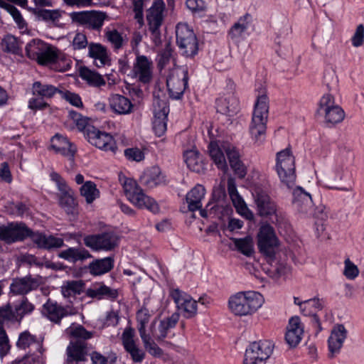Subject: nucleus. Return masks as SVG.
Here are the masks:
<instances>
[{"instance_id":"43","label":"nucleus","mask_w":364,"mask_h":364,"mask_svg":"<svg viewBox=\"0 0 364 364\" xmlns=\"http://www.w3.org/2000/svg\"><path fill=\"white\" fill-rule=\"evenodd\" d=\"M84 286L82 280L67 281L61 287V292L65 298L75 296L82 292Z\"/></svg>"},{"instance_id":"10","label":"nucleus","mask_w":364,"mask_h":364,"mask_svg":"<svg viewBox=\"0 0 364 364\" xmlns=\"http://www.w3.org/2000/svg\"><path fill=\"white\" fill-rule=\"evenodd\" d=\"M119 237L113 231L90 235L84 237V244L93 250L111 251L119 244Z\"/></svg>"},{"instance_id":"6","label":"nucleus","mask_w":364,"mask_h":364,"mask_svg":"<svg viewBox=\"0 0 364 364\" xmlns=\"http://www.w3.org/2000/svg\"><path fill=\"white\" fill-rule=\"evenodd\" d=\"M257 237L259 252L267 258L268 262L274 261L276 254L275 248L279 246V240L274 228L269 224L262 225Z\"/></svg>"},{"instance_id":"50","label":"nucleus","mask_w":364,"mask_h":364,"mask_svg":"<svg viewBox=\"0 0 364 364\" xmlns=\"http://www.w3.org/2000/svg\"><path fill=\"white\" fill-rule=\"evenodd\" d=\"M105 18V13L90 11L87 27L93 30H99L102 26Z\"/></svg>"},{"instance_id":"4","label":"nucleus","mask_w":364,"mask_h":364,"mask_svg":"<svg viewBox=\"0 0 364 364\" xmlns=\"http://www.w3.org/2000/svg\"><path fill=\"white\" fill-rule=\"evenodd\" d=\"M123 189L127 199L139 209H147L153 213L159 210L156 201L146 196L136 181L132 178H125L122 183Z\"/></svg>"},{"instance_id":"46","label":"nucleus","mask_w":364,"mask_h":364,"mask_svg":"<svg viewBox=\"0 0 364 364\" xmlns=\"http://www.w3.org/2000/svg\"><path fill=\"white\" fill-rule=\"evenodd\" d=\"M82 196L85 197L87 203H92L100 196V191L96 184L90 181H86L80 188Z\"/></svg>"},{"instance_id":"34","label":"nucleus","mask_w":364,"mask_h":364,"mask_svg":"<svg viewBox=\"0 0 364 364\" xmlns=\"http://www.w3.org/2000/svg\"><path fill=\"white\" fill-rule=\"evenodd\" d=\"M114 258L112 257L95 259L89 264L90 272L92 275L105 274L114 267Z\"/></svg>"},{"instance_id":"53","label":"nucleus","mask_w":364,"mask_h":364,"mask_svg":"<svg viewBox=\"0 0 364 364\" xmlns=\"http://www.w3.org/2000/svg\"><path fill=\"white\" fill-rule=\"evenodd\" d=\"M68 117L80 131H85V135L87 136V128L91 127L88 123L89 118L83 117L81 114L74 110L69 112Z\"/></svg>"},{"instance_id":"26","label":"nucleus","mask_w":364,"mask_h":364,"mask_svg":"<svg viewBox=\"0 0 364 364\" xmlns=\"http://www.w3.org/2000/svg\"><path fill=\"white\" fill-rule=\"evenodd\" d=\"M304 329L301 325L299 317L296 316L291 317L289 319L285 334V340L288 345L291 348L296 347L301 341Z\"/></svg>"},{"instance_id":"36","label":"nucleus","mask_w":364,"mask_h":364,"mask_svg":"<svg viewBox=\"0 0 364 364\" xmlns=\"http://www.w3.org/2000/svg\"><path fill=\"white\" fill-rule=\"evenodd\" d=\"M33 345H35L37 347L38 350L41 355L43 350V346L42 343L37 340L36 336L32 335L28 331L21 332L18 335V338L16 343V346L18 349L26 350Z\"/></svg>"},{"instance_id":"63","label":"nucleus","mask_w":364,"mask_h":364,"mask_svg":"<svg viewBox=\"0 0 364 364\" xmlns=\"http://www.w3.org/2000/svg\"><path fill=\"white\" fill-rule=\"evenodd\" d=\"M89 12L90 11H74L70 14V17L73 23L87 26Z\"/></svg>"},{"instance_id":"25","label":"nucleus","mask_w":364,"mask_h":364,"mask_svg":"<svg viewBox=\"0 0 364 364\" xmlns=\"http://www.w3.org/2000/svg\"><path fill=\"white\" fill-rule=\"evenodd\" d=\"M29 238L37 245L38 248L50 250L52 248H58L64 245L62 238L55 237L53 235L46 236L45 234L39 232H33L29 233Z\"/></svg>"},{"instance_id":"32","label":"nucleus","mask_w":364,"mask_h":364,"mask_svg":"<svg viewBox=\"0 0 364 364\" xmlns=\"http://www.w3.org/2000/svg\"><path fill=\"white\" fill-rule=\"evenodd\" d=\"M217 112L229 117L234 116L239 109V102L234 96L220 97L216 100Z\"/></svg>"},{"instance_id":"51","label":"nucleus","mask_w":364,"mask_h":364,"mask_svg":"<svg viewBox=\"0 0 364 364\" xmlns=\"http://www.w3.org/2000/svg\"><path fill=\"white\" fill-rule=\"evenodd\" d=\"M301 313L304 316H311L314 313H316L317 310H321L323 305L318 298H314L302 301Z\"/></svg>"},{"instance_id":"12","label":"nucleus","mask_w":364,"mask_h":364,"mask_svg":"<svg viewBox=\"0 0 364 364\" xmlns=\"http://www.w3.org/2000/svg\"><path fill=\"white\" fill-rule=\"evenodd\" d=\"M257 205V214L262 217H270L272 223L278 222L277 205L269 195L262 190H257L253 194Z\"/></svg>"},{"instance_id":"59","label":"nucleus","mask_w":364,"mask_h":364,"mask_svg":"<svg viewBox=\"0 0 364 364\" xmlns=\"http://www.w3.org/2000/svg\"><path fill=\"white\" fill-rule=\"evenodd\" d=\"M11 348V345L5 328L0 329V358L7 355Z\"/></svg>"},{"instance_id":"18","label":"nucleus","mask_w":364,"mask_h":364,"mask_svg":"<svg viewBox=\"0 0 364 364\" xmlns=\"http://www.w3.org/2000/svg\"><path fill=\"white\" fill-rule=\"evenodd\" d=\"M134 331L132 328L124 329L122 335V342L124 350L130 355L134 363H140L145 358V352L140 349L134 340Z\"/></svg>"},{"instance_id":"24","label":"nucleus","mask_w":364,"mask_h":364,"mask_svg":"<svg viewBox=\"0 0 364 364\" xmlns=\"http://www.w3.org/2000/svg\"><path fill=\"white\" fill-rule=\"evenodd\" d=\"M87 343L84 341H71L66 349L67 364H75L86 360Z\"/></svg>"},{"instance_id":"57","label":"nucleus","mask_w":364,"mask_h":364,"mask_svg":"<svg viewBox=\"0 0 364 364\" xmlns=\"http://www.w3.org/2000/svg\"><path fill=\"white\" fill-rule=\"evenodd\" d=\"M14 309L18 320L21 321L26 314L31 313L33 311L34 306L28 301L27 298H23L21 302L15 306Z\"/></svg>"},{"instance_id":"20","label":"nucleus","mask_w":364,"mask_h":364,"mask_svg":"<svg viewBox=\"0 0 364 364\" xmlns=\"http://www.w3.org/2000/svg\"><path fill=\"white\" fill-rule=\"evenodd\" d=\"M38 278L27 275L24 277H17L12 280L10 291L16 295H24L36 289L40 286Z\"/></svg>"},{"instance_id":"64","label":"nucleus","mask_w":364,"mask_h":364,"mask_svg":"<svg viewBox=\"0 0 364 364\" xmlns=\"http://www.w3.org/2000/svg\"><path fill=\"white\" fill-rule=\"evenodd\" d=\"M124 156L129 161L139 162L144 159V152L138 148H128L124 150Z\"/></svg>"},{"instance_id":"49","label":"nucleus","mask_w":364,"mask_h":364,"mask_svg":"<svg viewBox=\"0 0 364 364\" xmlns=\"http://www.w3.org/2000/svg\"><path fill=\"white\" fill-rule=\"evenodd\" d=\"M59 203L67 214L74 215L76 213V207L77 204L74 198V191L64 195H60L59 198Z\"/></svg>"},{"instance_id":"40","label":"nucleus","mask_w":364,"mask_h":364,"mask_svg":"<svg viewBox=\"0 0 364 364\" xmlns=\"http://www.w3.org/2000/svg\"><path fill=\"white\" fill-rule=\"evenodd\" d=\"M185 162L190 170L199 173L203 168L200 153L197 150H188L184 153Z\"/></svg>"},{"instance_id":"56","label":"nucleus","mask_w":364,"mask_h":364,"mask_svg":"<svg viewBox=\"0 0 364 364\" xmlns=\"http://www.w3.org/2000/svg\"><path fill=\"white\" fill-rule=\"evenodd\" d=\"M67 333L77 340L85 341L92 337V333L87 331L82 326H70L67 329Z\"/></svg>"},{"instance_id":"15","label":"nucleus","mask_w":364,"mask_h":364,"mask_svg":"<svg viewBox=\"0 0 364 364\" xmlns=\"http://www.w3.org/2000/svg\"><path fill=\"white\" fill-rule=\"evenodd\" d=\"M42 311L50 321L57 324L60 323L63 317L76 314L73 308L63 307L50 299L43 304Z\"/></svg>"},{"instance_id":"37","label":"nucleus","mask_w":364,"mask_h":364,"mask_svg":"<svg viewBox=\"0 0 364 364\" xmlns=\"http://www.w3.org/2000/svg\"><path fill=\"white\" fill-rule=\"evenodd\" d=\"M180 315L175 312L166 319L161 320L159 325V334L154 336L158 341H162L167 336L168 331L173 328L179 320Z\"/></svg>"},{"instance_id":"23","label":"nucleus","mask_w":364,"mask_h":364,"mask_svg":"<svg viewBox=\"0 0 364 364\" xmlns=\"http://www.w3.org/2000/svg\"><path fill=\"white\" fill-rule=\"evenodd\" d=\"M151 62L145 55L136 57L132 71L134 75L138 77L139 82L146 84L151 80Z\"/></svg>"},{"instance_id":"39","label":"nucleus","mask_w":364,"mask_h":364,"mask_svg":"<svg viewBox=\"0 0 364 364\" xmlns=\"http://www.w3.org/2000/svg\"><path fill=\"white\" fill-rule=\"evenodd\" d=\"M86 294L91 298L102 299L105 296L108 299H115L118 296V291L117 289H111L105 284H101L97 288L88 289Z\"/></svg>"},{"instance_id":"35","label":"nucleus","mask_w":364,"mask_h":364,"mask_svg":"<svg viewBox=\"0 0 364 364\" xmlns=\"http://www.w3.org/2000/svg\"><path fill=\"white\" fill-rule=\"evenodd\" d=\"M23 41L13 35L8 34L1 42V49L4 53L22 55Z\"/></svg>"},{"instance_id":"9","label":"nucleus","mask_w":364,"mask_h":364,"mask_svg":"<svg viewBox=\"0 0 364 364\" xmlns=\"http://www.w3.org/2000/svg\"><path fill=\"white\" fill-rule=\"evenodd\" d=\"M164 9L165 4L163 0H154L152 6L147 11L149 28L151 33V39L156 46L161 43L159 28L162 23Z\"/></svg>"},{"instance_id":"45","label":"nucleus","mask_w":364,"mask_h":364,"mask_svg":"<svg viewBox=\"0 0 364 364\" xmlns=\"http://www.w3.org/2000/svg\"><path fill=\"white\" fill-rule=\"evenodd\" d=\"M47 43L40 39H33L26 46V53L28 58L37 60Z\"/></svg>"},{"instance_id":"21","label":"nucleus","mask_w":364,"mask_h":364,"mask_svg":"<svg viewBox=\"0 0 364 364\" xmlns=\"http://www.w3.org/2000/svg\"><path fill=\"white\" fill-rule=\"evenodd\" d=\"M50 147L54 149L56 153L67 156L72 163L74 162L77 148L66 137L56 134L51 139Z\"/></svg>"},{"instance_id":"47","label":"nucleus","mask_w":364,"mask_h":364,"mask_svg":"<svg viewBox=\"0 0 364 364\" xmlns=\"http://www.w3.org/2000/svg\"><path fill=\"white\" fill-rule=\"evenodd\" d=\"M235 245L236 249L246 256H250L254 252L252 238L247 236L244 238H230Z\"/></svg>"},{"instance_id":"60","label":"nucleus","mask_w":364,"mask_h":364,"mask_svg":"<svg viewBox=\"0 0 364 364\" xmlns=\"http://www.w3.org/2000/svg\"><path fill=\"white\" fill-rule=\"evenodd\" d=\"M226 198V193L225 187L223 186H219L213 188L212 193V204L214 203V205H218V210L223 208V201Z\"/></svg>"},{"instance_id":"33","label":"nucleus","mask_w":364,"mask_h":364,"mask_svg":"<svg viewBox=\"0 0 364 364\" xmlns=\"http://www.w3.org/2000/svg\"><path fill=\"white\" fill-rule=\"evenodd\" d=\"M58 257L70 262L75 263L77 261H84L92 257V255L83 247H69L59 252Z\"/></svg>"},{"instance_id":"17","label":"nucleus","mask_w":364,"mask_h":364,"mask_svg":"<svg viewBox=\"0 0 364 364\" xmlns=\"http://www.w3.org/2000/svg\"><path fill=\"white\" fill-rule=\"evenodd\" d=\"M188 73L186 68L183 70L182 77L173 73L169 75L166 79V86L170 97L175 100L181 99L188 87Z\"/></svg>"},{"instance_id":"11","label":"nucleus","mask_w":364,"mask_h":364,"mask_svg":"<svg viewBox=\"0 0 364 364\" xmlns=\"http://www.w3.org/2000/svg\"><path fill=\"white\" fill-rule=\"evenodd\" d=\"M31 232L32 230L24 223L12 222L7 225H0V240L11 245L28 238L29 233Z\"/></svg>"},{"instance_id":"7","label":"nucleus","mask_w":364,"mask_h":364,"mask_svg":"<svg viewBox=\"0 0 364 364\" xmlns=\"http://www.w3.org/2000/svg\"><path fill=\"white\" fill-rule=\"evenodd\" d=\"M176 43L182 54L193 57L198 53V43L193 30L186 24L178 23L176 28Z\"/></svg>"},{"instance_id":"13","label":"nucleus","mask_w":364,"mask_h":364,"mask_svg":"<svg viewBox=\"0 0 364 364\" xmlns=\"http://www.w3.org/2000/svg\"><path fill=\"white\" fill-rule=\"evenodd\" d=\"M86 137L91 144L98 149L115 153L117 146L111 134L100 132L95 127H89Z\"/></svg>"},{"instance_id":"48","label":"nucleus","mask_w":364,"mask_h":364,"mask_svg":"<svg viewBox=\"0 0 364 364\" xmlns=\"http://www.w3.org/2000/svg\"><path fill=\"white\" fill-rule=\"evenodd\" d=\"M324 112L326 122L332 124L340 123L345 117L344 111L338 105L326 108Z\"/></svg>"},{"instance_id":"55","label":"nucleus","mask_w":364,"mask_h":364,"mask_svg":"<svg viewBox=\"0 0 364 364\" xmlns=\"http://www.w3.org/2000/svg\"><path fill=\"white\" fill-rule=\"evenodd\" d=\"M38 13L39 15L37 19L38 21H43L47 23H55L61 17L60 11L58 9L49 10L41 9V11H38Z\"/></svg>"},{"instance_id":"29","label":"nucleus","mask_w":364,"mask_h":364,"mask_svg":"<svg viewBox=\"0 0 364 364\" xmlns=\"http://www.w3.org/2000/svg\"><path fill=\"white\" fill-rule=\"evenodd\" d=\"M110 108L117 114H128L132 112L134 105L126 97L114 94L109 98Z\"/></svg>"},{"instance_id":"5","label":"nucleus","mask_w":364,"mask_h":364,"mask_svg":"<svg viewBox=\"0 0 364 364\" xmlns=\"http://www.w3.org/2000/svg\"><path fill=\"white\" fill-rule=\"evenodd\" d=\"M276 171L281 182L289 188H292L296 181L295 158L291 149L287 148L277 154Z\"/></svg>"},{"instance_id":"27","label":"nucleus","mask_w":364,"mask_h":364,"mask_svg":"<svg viewBox=\"0 0 364 364\" xmlns=\"http://www.w3.org/2000/svg\"><path fill=\"white\" fill-rule=\"evenodd\" d=\"M140 182L144 186L153 188L165 183V176L158 166L146 168L140 176Z\"/></svg>"},{"instance_id":"1","label":"nucleus","mask_w":364,"mask_h":364,"mask_svg":"<svg viewBox=\"0 0 364 364\" xmlns=\"http://www.w3.org/2000/svg\"><path fill=\"white\" fill-rule=\"evenodd\" d=\"M224 152L226 154L230 165L235 173L240 178H245L247 173L246 168L240 159L238 151L233 146L229 144H224L222 145V148H220L216 144H213V143L210 144V156L218 168L225 173L228 168Z\"/></svg>"},{"instance_id":"14","label":"nucleus","mask_w":364,"mask_h":364,"mask_svg":"<svg viewBox=\"0 0 364 364\" xmlns=\"http://www.w3.org/2000/svg\"><path fill=\"white\" fill-rule=\"evenodd\" d=\"M171 296L173 299L178 309L184 311V316L187 318L194 317L197 314V301L178 289L171 292Z\"/></svg>"},{"instance_id":"2","label":"nucleus","mask_w":364,"mask_h":364,"mask_svg":"<svg viewBox=\"0 0 364 364\" xmlns=\"http://www.w3.org/2000/svg\"><path fill=\"white\" fill-rule=\"evenodd\" d=\"M258 92L250 126V132L256 141L261 140L265 134L269 114V100L265 89L261 87Z\"/></svg>"},{"instance_id":"28","label":"nucleus","mask_w":364,"mask_h":364,"mask_svg":"<svg viewBox=\"0 0 364 364\" xmlns=\"http://www.w3.org/2000/svg\"><path fill=\"white\" fill-rule=\"evenodd\" d=\"M89 57L98 60L95 62V65L98 68L106 65H110L111 58L109 57L107 48L98 43H90L88 45Z\"/></svg>"},{"instance_id":"31","label":"nucleus","mask_w":364,"mask_h":364,"mask_svg":"<svg viewBox=\"0 0 364 364\" xmlns=\"http://www.w3.org/2000/svg\"><path fill=\"white\" fill-rule=\"evenodd\" d=\"M205 194V189L203 186L198 184L193 187L186 196L188 203V209L191 212H195L202 208L201 200Z\"/></svg>"},{"instance_id":"22","label":"nucleus","mask_w":364,"mask_h":364,"mask_svg":"<svg viewBox=\"0 0 364 364\" xmlns=\"http://www.w3.org/2000/svg\"><path fill=\"white\" fill-rule=\"evenodd\" d=\"M159 109H154V117L153 120V129L158 136H162L166 131L167 117L169 107L165 102L157 101Z\"/></svg>"},{"instance_id":"62","label":"nucleus","mask_w":364,"mask_h":364,"mask_svg":"<svg viewBox=\"0 0 364 364\" xmlns=\"http://www.w3.org/2000/svg\"><path fill=\"white\" fill-rule=\"evenodd\" d=\"M59 93L61 95L63 98L69 102L72 105L76 107H82L83 104L79 95L71 92L68 90H60L59 91Z\"/></svg>"},{"instance_id":"16","label":"nucleus","mask_w":364,"mask_h":364,"mask_svg":"<svg viewBox=\"0 0 364 364\" xmlns=\"http://www.w3.org/2000/svg\"><path fill=\"white\" fill-rule=\"evenodd\" d=\"M343 176V169L340 166H330L320 172V182L331 189L348 191L346 188L339 186Z\"/></svg>"},{"instance_id":"3","label":"nucleus","mask_w":364,"mask_h":364,"mask_svg":"<svg viewBox=\"0 0 364 364\" xmlns=\"http://www.w3.org/2000/svg\"><path fill=\"white\" fill-rule=\"evenodd\" d=\"M264 303L263 296L257 291L238 292L229 299V308L237 316H247L255 313Z\"/></svg>"},{"instance_id":"54","label":"nucleus","mask_w":364,"mask_h":364,"mask_svg":"<svg viewBox=\"0 0 364 364\" xmlns=\"http://www.w3.org/2000/svg\"><path fill=\"white\" fill-rule=\"evenodd\" d=\"M151 315L147 309H141L136 313L137 328L140 337L147 335L146 332V326L150 320Z\"/></svg>"},{"instance_id":"19","label":"nucleus","mask_w":364,"mask_h":364,"mask_svg":"<svg viewBox=\"0 0 364 364\" xmlns=\"http://www.w3.org/2000/svg\"><path fill=\"white\" fill-rule=\"evenodd\" d=\"M293 196V205L298 212L304 215H314L318 217L316 213H313V201L311 196L309 193L298 186L294 190Z\"/></svg>"},{"instance_id":"38","label":"nucleus","mask_w":364,"mask_h":364,"mask_svg":"<svg viewBox=\"0 0 364 364\" xmlns=\"http://www.w3.org/2000/svg\"><path fill=\"white\" fill-rule=\"evenodd\" d=\"M16 311L13 309L11 304L8 303L4 306H0V328H5L6 326L20 323Z\"/></svg>"},{"instance_id":"58","label":"nucleus","mask_w":364,"mask_h":364,"mask_svg":"<svg viewBox=\"0 0 364 364\" xmlns=\"http://www.w3.org/2000/svg\"><path fill=\"white\" fill-rule=\"evenodd\" d=\"M250 17V15L247 14L244 16L243 18H240L239 22L232 26L229 32L231 38H237L241 36V34L247 28V23L245 22V21Z\"/></svg>"},{"instance_id":"42","label":"nucleus","mask_w":364,"mask_h":364,"mask_svg":"<svg viewBox=\"0 0 364 364\" xmlns=\"http://www.w3.org/2000/svg\"><path fill=\"white\" fill-rule=\"evenodd\" d=\"M80 76L90 85L100 87L105 85V80L102 75L85 66L80 68Z\"/></svg>"},{"instance_id":"44","label":"nucleus","mask_w":364,"mask_h":364,"mask_svg":"<svg viewBox=\"0 0 364 364\" xmlns=\"http://www.w3.org/2000/svg\"><path fill=\"white\" fill-rule=\"evenodd\" d=\"M57 49L49 44H46L43 51L39 55V58L36 60L39 65H46L57 63L59 57Z\"/></svg>"},{"instance_id":"8","label":"nucleus","mask_w":364,"mask_h":364,"mask_svg":"<svg viewBox=\"0 0 364 364\" xmlns=\"http://www.w3.org/2000/svg\"><path fill=\"white\" fill-rule=\"evenodd\" d=\"M273 349L274 344L269 341L252 342L246 348L243 364H261L270 357Z\"/></svg>"},{"instance_id":"61","label":"nucleus","mask_w":364,"mask_h":364,"mask_svg":"<svg viewBox=\"0 0 364 364\" xmlns=\"http://www.w3.org/2000/svg\"><path fill=\"white\" fill-rule=\"evenodd\" d=\"M228 193L230 195V197L231 198L233 203L236 205V202H237V204H243L244 200L239 195L237 191L236 184L235 182V180L232 178H229L228 179Z\"/></svg>"},{"instance_id":"30","label":"nucleus","mask_w":364,"mask_h":364,"mask_svg":"<svg viewBox=\"0 0 364 364\" xmlns=\"http://www.w3.org/2000/svg\"><path fill=\"white\" fill-rule=\"evenodd\" d=\"M346 336L347 331L343 324H337L333 327L328 340L329 351L332 354L339 351Z\"/></svg>"},{"instance_id":"41","label":"nucleus","mask_w":364,"mask_h":364,"mask_svg":"<svg viewBox=\"0 0 364 364\" xmlns=\"http://www.w3.org/2000/svg\"><path fill=\"white\" fill-rule=\"evenodd\" d=\"M59 91L60 90L52 85L44 84L38 81L33 84V95L42 98H51L56 93H59Z\"/></svg>"},{"instance_id":"52","label":"nucleus","mask_w":364,"mask_h":364,"mask_svg":"<svg viewBox=\"0 0 364 364\" xmlns=\"http://www.w3.org/2000/svg\"><path fill=\"white\" fill-rule=\"evenodd\" d=\"M141 338L145 349L149 354L154 357H160L164 354L163 350L151 339L149 334L141 336Z\"/></svg>"}]
</instances>
